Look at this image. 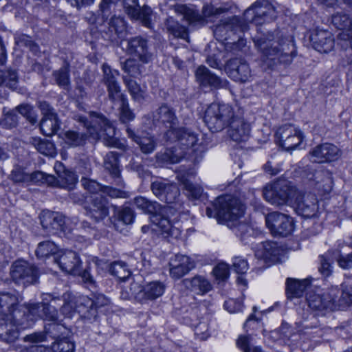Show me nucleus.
<instances>
[{"label":"nucleus","mask_w":352,"mask_h":352,"mask_svg":"<svg viewBox=\"0 0 352 352\" xmlns=\"http://www.w3.org/2000/svg\"><path fill=\"white\" fill-rule=\"evenodd\" d=\"M19 298L9 292L0 293V338L14 342L19 336V327L27 326L23 319L25 310L18 309Z\"/></svg>","instance_id":"nucleus-1"},{"label":"nucleus","mask_w":352,"mask_h":352,"mask_svg":"<svg viewBox=\"0 0 352 352\" xmlns=\"http://www.w3.org/2000/svg\"><path fill=\"white\" fill-rule=\"evenodd\" d=\"M244 211L245 206L239 199L227 195L218 197L212 204V208L207 207L206 214L230 228L237 226L238 230L244 233L251 230L250 226L237 223Z\"/></svg>","instance_id":"nucleus-2"},{"label":"nucleus","mask_w":352,"mask_h":352,"mask_svg":"<svg viewBox=\"0 0 352 352\" xmlns=\"http://www.w3.org/2000/svg\"><path fill=\"white\" fill-rule=\"evenodd\" d=\"M134 205L145 213L151 214V221L156 226L152 228L158 231L164 237L178 238L180 231L178 228L173 226L168 219L170 214H173L172 208L168 206H162L156 201H152L144 197H137L133 200Z\"/></svg>","instance_id":"nucleus-3"},{"label":"nucleus","mask_w":352,"mask_h":352,"mask_svg":"<svg viewBox=\"0 0 352 352\" xmlns=\"http://www.w3.org/2000/svg\"><path fill=\"white\" fill-rule=\"evenodd\" d=\"M254 42L266 60L272 61L274 65L280 63L288 65L296 56L295 46L292 38L274 41L269 36H255Z\"/></svg>","instance_id":"nucleus-4"},{"label":"nucleus","mask_w":352,"mask_h":352,"mask_svg":"<svg viewBox=\"0 0 352 352\" xmlns=\"http://www.w3.org/2000/svg\"><path fill=\"white\" fill-rule=\"evenodd\" d=\"M167 140L177 141L178 145L182 146L177 148L166 149L164 153H158L156 155L157 161L164 164L178 163L184 155V151L193 146L197 142V135L191 130L186 128L174 129L168 130L165 133Z\"/></svg>","instance_id":"nucleus-5"},{"label":"nucleus","mask_w":352,"mask_h":352,"mask_svg":"<svg viewBox=\"0 0 352 352\" xmlns=\"http://www.w3.org/2000/svg\"><path fill=\"white\" fill-rule=\"evenodd\" d=\"M298 192L296 188L286 179H278L269 184L263 190L265 199L276 206L285 205L292 206Z\"/></svg>","instance_id":"nucleus-6"},{"label":"nucleus","mask_w":352,"mask_h":352,"mask_svg":"<svg viewBox=\"0 0 352 352\" xmlns=\"http://www.w3.org/2000/svg\"><path fill=\"white\" fill-rule=\"evenodd\" d=\"M43 300L49 302L30 304L25 308L23 307V310H27V312L25 311V316L23 317L27 326H20L21 328L28 327L31 322L37 319L52 322L57 320L58 314L55 305H57L56 301H60L61 300L58 298L52 297L51 294H46Z\"/></svg>","instance_id":"nucleus-7"},{"label":"nucleus","mask_w":352,"mask_h":352,"mask_svg":"<svg viewBox=\"0 0 352 352\" xmlns=\"http://www.w3.org/2000/svg\"><path fill=\"white\" fill-rule=\"evenodd\" d=\"M234 118L233 108L228 104H211L206 110L204 120L212 132H219L228 126Z\"/></svg>","instance_id":"nucleus-8"},{"label":"nucleus","mask_w":352,"mask_h":352,"mask_svg":"<svg viewBox=\"0 0 352 352\" xmlns=\"http://www.w3.org/2000/svg\"><path fill=\"white\" fill-rule=\"evenodd\" d=\"M339 294L338 287H331L323 293L309 292L306 296L307 304L312 311L324 315L326 312L337 310L335 297Z\"/></svg>","instance_id":"nucleus-9"},{"label":"nucleus","mask_w":352,"mask_h":352,"mask_svg":"<svg viewBox=\"0 0 352 352\" xmlns=\"http://www.w3.org/2000/svg\"><path fill=\"white\" fill-rule=\"evenodd\" d=\"M276 18L275 7L267 0H258L248 8L242 20L246 23H253L256 25L274 21Z\"/></svg>","instance_id":"nucleus-10"},{"label":"nucleus","mask_w":352,"mask_h":352,"mask_svg":"<svg viewBox=\"0 0 352 352\" xmlns=\"http://www.w3.org/2000/svg\"><path fill=\"white\" fill-rule=\"evenodd\" d=\"M265 222L274 236H287L292 234L294 228L292 218L279 212L269 213L265 217Z\"/></svg>","instance_id":"nucleus-11"},{"label":"nucleus","mask_w":352,"mask_h":352,"mask_svg":"<svg viewBox=\"0 0 352 352\" xmlns=\"http://www.w3.org/2000/svg\"><path fill=\"white\" fill-rule=\"evenodd\" d=\"M276 142L286 151L295 149L303 141L302 132L292 124H285L279 127L276 132Z\"/></svg>","instance_id":"nucleus-12"},{"label":"nucleus","mask_w":352,"mask_h":352,"mask_svg":"<svg viewBox=\"0 0 352 352\" xmlns=\"http://www.w3.org/2000/svg\"><path fill=\"white\" fill-rule=\"evenodd\" d=\"M91 117L92 122L98 124L100 129L98 131L96 126L89 128L90 135L100 136L103 139L104 144L109 146L119 147L117 140L115 138V129L110 122L104 116L98 113H92Z\"/></svg>","instance_id":"nucleus-13"},{"label":"nucleus","mask_w":352,"mask_h":352,"mask_svg":"<svg viewBox=\"0 0 352 352\" xmlns=\"http://www.w3.org/2000/svg\"><path fill=\"white\" fill-rule=\"evenodd\" d=\"M131 290L136 300L144 302L160 297L165 291V285L160 281H152L142 287L138 283L133 282L131 283Z\"/></svg>","instance_id":"nucleus-14"},{"label":"nucleus","mask_w":352,"mask_h":352,"mask_svg":"<svg viewBox=\"0 0 352 352\" xmlns=\"http://www.w3.org/2000/svg\"><path fill=\"white\" fill-rule=\"evenodd\" d=\"M13 280L24 286L33 284L37 281V269L24 261H18L12 265L10 272Z\"/></svg>","instance_id":"nucleus-15"},{"label":"nucleus","mask_w":352,"mask_h":352,"mask_svg":"<svg viewBox=\"0 0 352 352\" xmlns=\"http://www.w3.org/2000/svg\"><path fill=\"white\" fill-rule=\"evenodd\" d=\"M248 29V25L238 16L221 20L214 29V35L219 41L230 37V34L243 32Z\"/></svg>","instance_id":"nucleus-16"},{"label":"nucleus","mask_w":352,"mask_h":352,"mask_svg":"<svg viewBox=\"0 0 352 352\" xmlns=\"http://www.w3.org/2000/svg\"><path fill=\"white\" fill-rule=\"evenodd\" d=\"M38 107L43 116L40 122L41 131L43 135L52 136L60 128V121L58 116L47 102H39Z\"/></svg>","instance_id":"nucleus-17"},{"label":"nucleus","mask_w":352,"mask_h":352,"mask_svg":"<svg viewBox=\"0 0 352 352\" xmlns=\"http://www.w3.org/2000/svg\"><path fill=\"white\" fill-rule=\"evenodd\" d=\"M41 223L43 229L49 232L55 234L58 231L67 234L72 232L71 228H67L65 217L58 212L52 211H43L40 215Z\"/></svg>","instance_id":"nucleus-18"},{"label":"nucleus","mask_w":352,"mask_h":352,"mask_svg":"<svg viewBox=\"0 0 352 352\" xmlns=\"http://www.w3.org/2000/svg\"><path fill=\"white\" fill-rule=\"evenodd\" d=\"M85 206L87 215L96 222L103 220L109 214L108 201L103 195L87 197Z\"/></svg>","instance_id":"nucleus-19"},{"label":"nucleus","mask_w":352,"mask_h":352,"mask_svg":"<svg viewBox=\"0 0 352 352\" xmlns=\"http://www.w3.org/2000/svg\"><path fill=\"white\" fill-rule=\"evenodd\" d=\"M292 206L299 215L305 218H313L318 216V201L314 195H301L298 192Z\"/></svg>","instance_id":"nucleus-20"},{"label":"nucleus","mask_w":352,"mask_h":352,"mask_svg":"<svg viewBox=\"0 0 352 352\" xmlns=\"http://www.w3.org/2000/svg\"><path fill=\"white\" fill-rule=\"evenodd\" d=\"M126 52L145 64L151 61L153 58V54L149 50L147 40L140 36L132 37L128 40Z\"/></svg>","instance_id":"nucleus-21"},{"label":"nucleus","mask_w":352,"mask_h":352,"mask_svg":"<svg viewBox=\"0 0 352 352\" xmlns=\"http://www.w3.org/2000/svg\"><path fill=\"white\" fill-rule=\"evenodd\" d=\"M311 160L317 163L336 161L341 156L340 148L330 143H324L313 148L309 151Z\"/></svg>","instance_id":"nucleus-22"},{"label":"nucleus","mask_w":352,"mask_h":352,"mask_svg":"<svg viewBox=\"0 0 352 352\" xmlns=\"http://www.w3.org/2000/svg\"><path fill=\"white\" fill-rule=\"evenodd\" d=\"M110 300L103 294L95 296L94 300L87 298H82V302L78 307V314L87 320L95 319L97 316V309L107 306Z\"/></svg>","instance_id":"nucleus-23"},{"label":"nucleus","mask_w":352,"mask_h":352,"mask_svg":"<svg viewBox=\"0 0 352 352\" xmlns=\"http://www.w3.org/2000/svg\"><path fill=\"white\" fill-rule=\"evenodd\" d=\"M226 70L234 80L245 82L252 77L251 69L248 63L241 58H232L228 61Z\"/></svg>","instance_id":"nucleus-24"},{"label":"nucleus","mask_w":352,"mask_h":352,"mask_svg":"<svg viewBox=\"0 0 352 352\" xmlns=\"http://www.w3.org/2000/svg\"><path fill=\"white\" fill-rule=\"evenodd\" d=\"M331 21L336 28L342 30L338 36L344 43L342 46L346 48L349 46L352 49V20L346 14L337 13L333 15Z\"/></svg>","instance_id":"nucleus-25"},{"label":"nucleus","mask_w":352,"mask_h":352,"mask_svg":"<svg viewBox=\"0 0 352 352\" xmlns=\"http://www.w3.org/2000/svg\"><path fill=\"white\" fill-rule=\"evenodd\" d=\"M61 270L74 275L80 274L81 261L78 255L74 251L67 250L54 257Z\"/></svg>","instance_id":"nucleus-26"},{"label":"nucleus","mask_w":352,"mask_h":352,"mask_svg":"<svg viewBox=\"0 0 352 352\" xmlns=\"http://www.w3.org/2000/svg\"><path fill=\"white\" fill-rule=\"evenodd\" d=\"M151 190L160 200L168 204L173 203L179 195V190L177 185L166 181L153 182Z\"/></svg>","instance_id":"nucleus-27"},{"label":"nucleus","mask_w":352,"mask_h":352,"mask_svg":"<svg viewBox=\"0 0 352 352\" xmlns=\"http://www.w3.org/2000/svg\"><path fill=\"white\" fill-rule=\"evenodd\" d=\"M126 131L128 137L138 146L142 153L148 155L155 150L157 141L152 134L144 131L136 133L129 127H127Z\"/></svg>","instance_id":"nucleus-28"},{"label":"nucleus","mask_w":352,"mask_h":352,"mask_svg":"<svg viewBox=\"0 0 352 352\" xmlns=\"http://www.w3.org/2000/svg\"><path fill=\"white\" fill-rule=\"evenodd\" d=\"M228 127V136L234 142H246L250 136V124L243 118L234 116Z\"/></svg>","instance_id":"nucleus-29"},{"label":"nucleus","mask_w":352,"mask_h":352,"mask_svg":"<svg viewBox=\"0 0 352 352\" xmlns=\"http://www.w3.org/2000/svg\"><path fill=\"white\" fill-rule=\"evenodd\" d=\"M307 179L312 182L316 187L325 193L329 192L332 188V177L331 173L324 168L317 170L309 169L306 173Z\"/></svg>","instance_id":"nucleus-30"},{"label":"nucleus","mask_w":352,"mask_h":352,"mask_svg":"<svg viewBox=\"0 0 352 352\" xmlns=\"http://www.w3.org/2000/svg\"><path fill=\"white\" fill-rule=\"evenodd\" d=\"M155 126L162 124L169 130H173L177 124V118L173 108L167 104H162L151 114Z\"/></svg>","instance_id":"nucleus-31"},{"label":"nucleus","mask_w":352,"mask_h":352,"mask_svg":"<svg viewBox=\"0 0 352 352\" xmlns=\"http://www.w3.org/2000/svg\"><path fill=\"white\" fill-rule=\"evenodd\" d=\"M170 275L175 279H179L194 267V263L190 258L182 254H176L169 263Z\"/></svg>","instance_id":"nucleus-32"},{"label":"nucleus","mask_w":352,"mask_h":352,"mask_svg":"<svg viewBox=\"0 0 352 352\" xmlns=\"http://www.w3.org/2000/svg\"><path fill=\"white\" fill-rule=\"evenodd\" d=\"M102 71L104 73V82L107 88L109 99L112 102L118 100L122 102V98H126V96L121 93L120 87L111 69L109 66L103 65Z\"/></svg>","instance_id":"nucleus-33"},{"label":"nucleus","mask_w":352,"mask_h":352,"mask_svg":"<svg viewBox=\"0 0 352 352\" xmlns=\"http://www.w3.org/2000/svg\"><path fill=\"white\" fill-rule=\"evenodd\" d=\"M124 5L129 15L135 19L140 20L144 25L150 26L152 14L151 8L144 6L140 8L138 0H124Z\"/></svg>","instance_id":"nucleus-34"},{"label":"nucleus","mask_w":352,"mask_h":352,"mask_svg":"<svg viewBox=\"0 0 352 352\" xmlns=\"http://www.w3.org/2000/svg\"><path fill=\"white\" fill-rule=\"evenodd\" d=\"M314 48L319 52L327 53L334 47V39L330 32L316 30L310 37Z\"/></svg>","instance_id":"nucleus-35"},{"label":"nucleus","mask_w":352,"mask_h":352,"mask_svg":"<svg viewBox=\"0 0 352 352\" xmlns=\"http://www.w3.org/2000/svg\"><path fill=\"white\" fill-rule=\"evenodd\" d=\"M54 168L58 177H56V183L52 186L69 190L74 189L77 182L76 175L72 171L64 170L61 163L56 164Z\"/></svg>","instance_id":"nucleus-36"},{"label":"nucleus","mask_w":352,"mask_h":352,"mask_svg":"<svg viewBox=\"0 0 352 352\" xmlns=\"http://www.w3.org/2000/svg\"><path fill=\"white\" fill-rule=\"evenodd\" d=\"M311 280L305 278L302 280L288 278L286 280V293L288 298H299L302 296L305 290L310 285Z\"/></svg>","instance_id":"nucleus-37"},{"label":"nucleus","mask_w":352,"mask_h":352,"mask_svg":"<svg viewBox=\"0 0 352 352\" xmlns=\"http://www.w3.org/2000/svg\"><path fill=\"white\" fill-rule=\"evenodd\" d=\"M185 286L197 294H204L212 289L210 281L202 276H195L184 280Z\"/></svg>","instance_id":"nucleus-38"},{"label":"nucleus","mask_w":352,"mask_h":352,"mask_svg":"<svg viewBox=\"0 0 352 352\" xmlns=\"http://www.w3.org/2000/svg\"><path fill=\"white\" fill-rule=\"evenodd\" d=\"M197 80L204 86L210 85L218 88L221 85V79L212 74L205 66H199L195 72Z\"/></svg>","instance_id":"nucleus-39"},{"label":"nucleus","mask_w":352,"mask_h":352,"mask_svg":"<svg viewBox=\"0 0 352 352\" xmlns=\"http://www.w3.org/2000/svg\"><path fill=\"white\" fill-rule=\"evenodd\" d=\"M192 176V173L187 175L180 173L177 175V179L184 186V188L186 191V195L192 199H197L201 196L203 188L199 185L192 183L190 177Z\"/></svg>","instance_id":"nucleus-40"},{"label":"nucleus","mask_w":352,"mask_h":352,"mask_svg":"<svg viewBox=\"0 0 352 352\" xmlns=\"http://www.w3.org/2000/svg\"><path fill=\"white\" fill-rule=\"evenodd\" d=\"M283 250L275 242L267 241L263 244V259L271 263H277L280 260Z\"/></svg>","instance_id":"nucleus-41"},{"label":"nucleus","mask_w":352,"mask_h":352,"mask_svg":"<svg viewBox=\"0 0 352 352\" xmlns=\"http://www.w3.org/2000/svg\"><path fill=\"white\" fill-rule=\"evenodd\" d=\"M104 166L112 177L118 180V185L121 186L122 180L120 178V170L118 165V153L115 152L108 153L104 157Z\"/></svg>","instance_id":"nucleus-42"},{"label":"nucleus","mask_w":352,"mask_h":352,"mask_svg":"<svg viewBox=\"0 0 352 352\" xmlns=\"http://www.w3.org/2000/svg\"><path fill=\"white\" fill-rule=\"evenodd\" d=\"M64 304L61 307L60 311L68 318H71L73 313L78 312V307L82 302V298L77 299L69 293H66L63 296Z\"/></svg>","instance_id":"nucleus-43"},{"label":"nucleus","mask_w":352,"mask_h":352,"mask_svg":"<svg viewBox=\"0 0 352 352\" xmlns=\"http://www.w3.org/2000/svg\"><path fill=\"white\" fill-rule=\"evenodd\" d=\"M61 137L69 147H77L83 146L87 140V135L78 133L75 131L68 130L61 133Z\"/></svg>","instance_id":"nucleus-44"},{"label":"nucleus","mask_w":352,"mask_h":352,"mask_svg":"<svg viewBox=\"0 0 352 352\" xmlns=\"http://www.w3.org/2000/svg\"><path fill=\"white\" fill-rule=\"evenodd\" d=\"M30 144L41 154L47 156H54L56 154V149L54 144L45 139L40 138H31Z\"/></svg>","instance_id":"nucleus-45"},{"label":"nucleus","mask_w":352,"mask_h":352,"mask_svg":"<svg viewBox=\"0 0 352 352\" xmlns=\"http://www.w3.org/2000/svg\"><path fill=\"white\" fill-rule=\"evenodd\" d=\"M124 82L134 101L141 103L144 100L145 91L140 87L139 84L126 76L124 77Z\"/></svg>","instance_id":"nucleus-46"},{"label":"nucleus","mask_w":352,"mask_h":352,"mask_svg":"<svg viewBox=\"0 0 352 352\" xmlns=\"http://www.w3.org/2000/svg\"><path fill=\"white\" fill-rule=\"evenodd\" d=\"M29 173L27 172L26 168L16 164L13 166L12 169L8 176V179L14 184H28Z\"/></svg>","instance_id":"nucleus-47"},{"label":"nucleus","mask_w":352,"mask_h":352,"mask_svg":"<svg viewBox=\"0 0 352 352\" xmlns=\"http://www.w3.org/2000/svg\"><path fill=\"white\" fill-rule=\"evenodd\" d=\"M0 85H4L11 89H16L18 87L19 76L14 69L0 70Z\"/></svg>","instance_id":"nucleus-48"},{"label":"nucleus","mask_w":352,"mask_h":352,"mask_svg":"<svg viewBox=\"0 0 352 352\" xmlns=\"http://www.w3.org/2000/svg\"><path fill=\"white\" fill-rule=\"evenodd\" d=\"M319 261V272L325 277L329 276L332 273V264L335 261L333 250L328 251L324 254L320 256Z\"/></svg>","instance_id":"nucleus-49"},{"label":"nucleus","mask_w":352,"mask_h":352,"mask_svg":"<svg viewBox=\"0 0 352 352\" xmlns=\"http://www.w3.org/2000/svg\"><path fill=\"white\" fill-rule=\"evenodd\" d=\"M165 27L167 31L175 37L186 38L187 36L186 28L179 25L172 16H169L166 19L165 21Z\"/></svg>","instance_id":"nucleus-50"},{"label":"nucleus","mask_w":352,"mask_h":352,"mask_svg":"<svg viewBox=\"0 0 352 352\" xmlns=\"http://www.w3.org/2000/svg\"><path fill=\"white\" fill-rule=\"evenodd\" d=\"M58 251L57 246L50 241H43L38 243L36 250V254L38 258H46L51 255H54Z\"/></svg>","instance_id":"nucleus-51"},{"label":"nucleus","mask_w":352,"mask_h":352,"mask_svg":"<svg viewBox=\"0 0 352 352\" xmlns=\"http://www.w3.org/2000/svg\"><path fill=\"white\" fill-rule=\"evenodd\" d=\"M342 291L335 297L336 309L352 305V286L342 285Z\"/></svg>","instance_id":"nucleus-52"},{"label":"nucleus","mask_w":352,"mask_h":352,"mask_svg":"<svg viewBox=\"0 0 352 352\" xmlns=\"http://www.w3.org/2000/svg\"><path fill=\"white\" fill-rule=\"evenodd\" d=\"M174 11L179 15L183 16L188 22L197 21L201 19V16L192 8L186 5H176L174 6Z\"/></svg>","instance_id":"nucleus-53"},{"label":"nucleus","mask_w":352,"mask_h":352,"mask_svg":"<svg viewBox=\"0 0 352 352\" xmlns=\"http://www.w3.org/2000/svg\"><path fill=\"white\" fill-rule=\"evenodd\" d=\"M109 272L111 274L122 280H126L131 276V272L126 265L120 261L113 263L110 266Z\"/></svg>","instance_id":"nucleus-54"},{"label":"nucleus","mask_w":352,"mask_h":352,"mask_svg":"<svg viewBox=\"0 0 352 352\" xmlns=\"http://www.w3.org/2000/svg\"><path fill=\"white\" fill-rule=\"evenodd\" d=\"M109 25V38L113 39L114 34L119 36L125 30V23L122 18L113 16L111 18Z\"/></svg>","instance_id":"nucleus-55"},{"label":"nucleus","mask_w":352,"mask_h":352,"mask_svg":"<svg viewBox=\"0 0 352 352\" xmlns=\"http://www.w3.org/2000/svg\"><path fill=\"white\" fill-rule=\"evenodd\" d=\"M28 183L32 182L34 184H44L46 183L50 186L56 183V177L51 175H47L41 171H34L29 173Z\"/></svg>","instance_id":"nucleus-56"},{"label":"nucleus","mask_w":352,"mask_h":352,"mask_svg":"<svg viewBox=\"0 0 352 352\" xmlns=\"http://www.w3.org/2000/svg\"><path fill=\"white\" fill-rule=\"evenodd\" d=\"M53 76L59 87L67 89L69 84V70L67 66H63L58 70L54 72Z\"/></svg>","instance_id":"nucleus-57"},{"label":"nucleus","mask_w":352,"mask_h":352,"mask_svg":"<svg viewBox=\"0 0 352 352\" xmlns=\"http://www.w3.org/2000/svg\"><path fill=\"white\" fill-rule=\"evenodd\" d=\"M122 69L132 77H138L142 73L143 67L134 59H127L123 63Z\"/></svg>","instance_id":"nucleus-58"},{"label":"nucleus","mask_w":352,"mask_h":352,"mask_svg":"<svg viewBox=\"0 0 352 352\" xmlns=\"http://www.w3.org/2000/svg\"><path fill=\"white\" fill-rule=\"evenodd\" d=\"M81 184L84 189L90 194V196L102 195L103 187L95 180L82 178Z\"/></svg>","instance_id":"nucleus-59"},{"label":"nucleus","mask_w":352,"mask_h":352,"mask_svg":"<svg viewBox=\"0 0 352 352\" xmlns=\"http://www.w3.org/2000/svg\"><path fill=\"white\" fill-rule=\"evenodd\" d=\"M120 119L122 122H128L135 118V114L129 108L127 98H122V101L120 102Z\"/></svg>","instance_id":"nucleus-60"},{"label":"nucleus","mask_w":352,"mask_h":352,"mask_svg":"<svg viewBox=\"0 0 352 352\" xmlns=\"http://www.w3.org/2000/svg\"><path fill=\"white\" fill-rule=\"evenodd\" d=\"M15 111H18L32 124L37 122V116L34 111L33 107L28 104H22L16 107Z\"/></svg>","instance_id":"nucleus-61"},{"label":"nucleus","mask_w":352,"mask_h":352,"mask_svg":"<svg viewBox=\"0 0 352 352\" xmlns=\"http://www.w3.org/2000/svg\"><path fill=\"white\" fill-rule=\"evenodd\" d=\"M250 342V336H241L236 341V344L243 352H262L261 348L251 346Z\"/></svg>","instance_id":"nucleus-62"},{"label":"nucleus","mask_w":352,"mask_h":352,"mask_svg":"<svg viewBox=\"0 0 352 352\" xmlns=\"http://www.w3.org/2000/svg\"><path fill=\"white\" fill-rule=\"evenodd\" d=\"M333 258L337 261L339 266L343 269L352 267V252L350 254L342 255L338 250H333Z\"/></svg>","instance_id":"nucleus-63"},{"label":"nucleus","mask_w":352,"mask_h":352,"mask_svg":"<svg viewBox=\"0 0 352 352\" xmlns=\"http://www.w3.org/2000/svg\"><path fill=\"white\" fill-rule=\"evenodd\" d=\"M74 344L66 338L58 340L52 345L54 352H74Z\"/></svg>","instance_id":"nucleus-64"}]
</instances>
